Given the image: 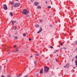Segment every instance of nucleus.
I'll return each mask as SVG.
<instances>
[{
	"mask_svg": "<svg viewBox=\"0 0 77 77\" xmlns=\"http://www.w3.org/2000/svg\"><path fill=\"white\" fill-rule=\"evenodd\" d=\"M20 75V76H21V74H20L19 75Z\"/></svg>",
	"mask_w": 77,
	"mask_h": 77,
	"instance_id": "ea45409f",
	"label": "nucleus"
},
{
	"mask_svg": "<svg viewBox=\"0 0 77 77\" xmlns=\"http://www.w3.org/2000/svg\"><path fill=\"white\" fill-rule=\"evenodd\" d=\"M38 74H37L36 75V76H38Z\"/></svg>",
	"mask_w": 77,
	"mask_h": 77,
	"instance_id": "e433bc0d",
	"label": "nucleus"
},
{
	"mask_svg": "<svg viewBox=\"0 0 77 77\" xmlns=\"http://www.w3.org/2000/svg\"><path fill=\"white\" fill-rule=\"evenodd\" d=\"M3 8L5 10H7L8 9V7H7L6 5H3Z\"/></svg>",
	"mask_w": 77,
	"mask_h": 77,
	"instance_id": "20e7f679",
	"label": "nucleus"
},
{
	"mask_svg": "<svg viewBox=\"0 0 77 77\" xmlns=\"http://www.w3.org/2000/svg\"><path fill=\"white\" fill-rule=\"evenodd\" d=\"M56 62H57V59H56Z\"/></svg>",
	"mask_w": 77,
	"mask_h": 77,
	"instance_id": "c9c22d12",
	"label": "nucleus"
},
{
	"mask_svg": "<svg viewBox=\"0 0 77 77\" xmlns=\"http://www.w3.org/2000/svg\"><path fill=\"white\" fill-rule=\"evenodd\" d=\"M77 44V40L75 42V44Z\"/></svg>",
	"mask_w": 77,
	"mask_h": 77,
	"instance_id": "4be33fe9",
	"label": "nucleus"
},
{
	"mask_svg": "<svg viewBox=\"0 0 77 77\" xmlns=\"http://www.w3.org/2000/svg\"><path fill=\"white\" fill-rule=\"evenodd\" d=\"M69 63H67L66 65L64 66V68H69Z\"/></svg>",
	"mask_w": 77,
	"mask_h": 77,
	"instance_id": "39448f33",
	"label": "nucleus"
},
{
	"mask_svg": "<svg viewBox=\"0 0 77 77\" xmlns=\"http://www.w3.org/2000/svg\"><path fill=\"white\" fill-rule=\"evenodd\" d=\"M38 9H41V6H37Z\"/></svg>",
	"mask_w": 77,
	"mask_h": 77,
	"instance_id": "f8f14e48",
	"label": "nucleus"
},
{
	"mask_svg": "<svg viewBox=\"0 0 77 77\" xmlns=\"http://www.w3.org/2000/svg\"><path fill=\"white\" fill-rule=\"evenodd\" d=\"M29 17V15H26V17Z\"/></svg>",
	"mask_w": 77,
	"mask_h": 77,
	"instance_id": "412c9836",
	"label": "nucleus"
},
{
	"mask_svg": "<svg viewBox=\"0 0 77 77\" xmlns=\"http://www.w3.org/2000/svg\"><path fill=\"white\" fill-rule=\"evenodd\" d=\"M16 1L17 2V1H18V0H16Z\"/></svg>",
	"mask_w": 77,
	"mask_h": 77,
	"instance_id": "a19ab883",
	"label": "nucleus"
},
{
	"mask_svg": "<svg viewBox=\"0 0 77 77\" xmlns=\"http://www.w3.org/2000/svg\"><path fill=\"white\" fill-rule=\"evenodd\" d=\"M65 49V50H66V49Z\"/></svg>",
	"mask_w": 77,
	"mask_h": 77,
	"instance_id": "49530a36",
	"label": "nucleus"
},
{
	"mask_svg": "<svg viewBox=\"0 0 77 77\" xmlns=\"http://www.w3.org/2000/svg\"><path fill=\"white\" fill-rule=\"evenodd\" d=\"M50 27H52V26L51 25H50Z\"/></svg>",
	"mask_w": 77,
	"mask_h": 77,
	"instance_id": "7c9ffc66",
	"label": "nucleus"
},
{
	"mask_svg": "<svg viewBox=\"0 0 77 77\" xmlns=\"http://www.w3.org/2000/svg\"><path fill=\"white\" fill-rule=\"evenodd\" d=\"M16 21H13L12 20V24L13 26H14V23H16Z\"/></svg>",
	"mask_w": 77,
	"mask_h": 77,
	"instance_id": "6e6552de",
	"label": "nucleus"
},
{
	"mask_svg": "<svg viewBox=\"0 0 77 77\" xmlns=\"http://www.w3.org/2000/svg\"><path fill=\"white\" fill-rule=\"evenodd\" d=\"M75 64L76 66L77 67V60H76L75 61Z\"/></svg>",
	"mask_w": 77,
	"mask_h": 77,
	"instance_id": "9b49d317",
	"label": "nucleus"
},
{
	"mask_svg": "<svg viewBox=\"0 0 77 77\" xmlns=\"http://www.w3.org/2000/svg\"><path fill=\"white\" fill-rule=\"evenodd\" d=\"M20 75L18 76V77H20Z\"/></svg>",
	"mask_w": 77,
	"mask_h": 77,
	"instance_id": "79ce46f5",
	"label": "nucleus"
},
{
	"mask_svg": "<svg viewBox=\"0 0 77 77\" xmlns=\"http://www.w3.org/2000/svg\"><path fill=\"white\" fill-rule=\"evenodd\" d=\"M73 60H74V59H72V62H73Z\"/></svg>",
	"mask_w": 77,
	"mask_h": 77,
	"instance_id": "4c0bfd02",
	"label": "nucleus"
},
{
	"mask_svg": "<svg viewBox=\"0 0 77 77\" xmlns=\"http://www.w3.org/2000/svg\"><path fill=\"white\" fill-rule=\"evenodd\" d=\"M20 3H16L14 5V8H16V7H19V6H20Z\"/></svg>",
	"mask_w": 77,
	"mask_h": 77,
	"instance_id": "7ed1b4c3",
	"label": "nucleus"
},
{
	"mask_svg": "<svg viewBox=\"0 0 77 77\" xmlns=\"http://www.w3.org/2000/svg\"><path fill=\"white\" fill-rule=\"evenodd\" d=\"M17 26H15V28L14 29V30H16V29H17Z\"/></svg>",
	"mask_w": 77,
	"mask_h": 77,
	"instance_id": "393cba45",
	"label": "nucleus"
},
{
	"mask_svg": "<svg viewBox=\"0 0 77 77\" xmlns=\"http://www.w3.org/2000/svg\"><path fill=\"white\" fill-rule=\"evenodd\" d=\"M40 22L41 23L42 22V20H40Z\"/></svg>",
	"mask_w": 77,
	"mask_h": 77,
	"instance_id": "cd10ccee",
	"label": "nucleus"
},
{
	"mask_svg": "<svg viewBox=\"0 0 77 77\" xmlns=\"http://www.w3.org/2000/svg\"><path fill=\"white\" fill-rule=\"evenodd\" d=\"M50 69L47 66H45L44 67V72H48V70Z\"/></svg>",
	"mask_w": 77,
	"mask_h": 77,
	"instance_id": "f03ea898",
	"label": "nucleus"
},
{
	"mask_svg": "<svg viewBox=\"0 0 77 77\" xmlns=\"http://www.w3.org/2000/svg\"><path fill=\"white\" fill-rule=\"evenodd\" d=\"M45 3H46V4H47V2L46 1V2H45Z\"/></svg>",
	"mask_w": 77,
	"mask_h": 77,
	"instance_id": "f704fd0d",
	"label": "nucleus"
},
{
	"mask_svg": "<svg viewBox=\"0 0 77 77\" xmlns=\"http://www.w3.org/2000/svg\"><path fill=\"white\" fill-rule=\"evenodd\" d=\"M73 68H74V69H75V67H74Z\"/></svg>",
	"mask_w": 77,
	"mask_h": 77,
	"instance_id": "58836bf2",
	"label": "nucleus"
},
{
	"mask_svg": "<svg viewBox=\"0 0 77 77\" xmlns=\"http://www.w3.org/2000/svg\"><path fill=\"white\" fill-rule=\"evenodd\" d=\"M19 50H18V49H16V50H15V51H16V52H17V51H18Z\"/></svg>",
	"mask_w": 77,
	"mask_h": 77,
	"instance_id": "f3484780",
	"label": "nucleus"
},
{
	"mask_svg": "<svg viewBox=\"0 0 77 77\" xmlns=\"http://www.w3.org/2000/svg\"><path fill=\"white\" fill-rule=\"evenodd\" d=\"M48 8H51V6H48Z\"/></svg>",
	"mask_w": 77,
	"mask_h": 77,
	"instance_id": "a878e982",
	"label": "nucleus"
},
{
	"mask_svg": "<svg viewBox=\"0 0 77 77\" xmlns=\"http://www.w3.org/2000/svg\"><path fill=\"white\" fill-rule=\"evenodd\" d=\"M50 48H53V46H51L50 47Z\"/></svg>",
	"mask_w": 77,
	"mask_h": 77,
	"instance_id": "5701e85b",
	"label": "nucleus"
},
{
	"mask_svg": "<svg viewBox=\"0 0 77 77\" xmlns=\"http://www.w3.org/2000/svg\"><path fill=\"white\" fill-rule=\"evenodd\" d=\"M35 26H36V27H39V25H36Z\"/></svg>",
	"mask_w": 77,
	"mask_h": 77,
	"instance_id": "2eb2a0df",
	"label": "nucleus"
},
{
	"mask_svg": "<svg viewBox=\"0 0 77 77\" xmlns=\"http://www.w3.org/2000/svg\"><path fill=\"white\" fill-rule=\"evenodd\" d=\"M1 77H5V76H4V75H2L1 76Z\"/></svg>",
	"mask_w": 77,
	"mask_h": 77,
	"instance_id": "c756f323",
	"label": "nucleus"
},
{
	"mask_svg": "<svg viewBox=\"0 0 77 77\" xmlns=\"http://www.w3.org/2000/svg\"><path fill=\"white\" fill-rule=\"evenodd\" d=\"M32 57V56H31V57Z\"/></svg>",
	"mask_w": 77,
	"mask_h": 77,
	"instance_id": "37998d69",
	"label": "nucleus"
},
{
	"mask_svg": "<svg viewBox=\"0 0 77 77\" xmlns=\"http://www.w3.org/2000/svg\"><path fill=\"white\" fill-rule=\"evenodd\" d=\"M58 51H59V50H57L56 51L54 52V53H57V52Z\"/></svg>",
	"mask_w": 77,
	"mask_h": 77,
	"instance_id": "a211bd4d",
	"label": "nucleus"
},
{
	"mask_svg": "<svg viewBox=\"0 0 77 77\" xmlns=\"http://www.w3.org/2000/svg\"><path fill=\"white\" fill-rule=\"evenodd\" d=\"M34 0H31V2H33V1H34Z\"/></svg>",
	"mask_w": 77,
	"mask_h": 77,
	"instance_id": "c85d7f7f",
	"label": "nucleus"
},
{
	"mask_svg": "<svg viewBox=\"0 0 77 77\" xmlns=\"http://www.w3.org/2000/svg\"><path fill=\"white\" fill-rule=\"evenodd\" d=\"M40 73L41 74H42L43 73V69H42L40 70Z\"/></svg>",
	"mask_w": 77,
	"mask_h": 77,
	"instance_id": "0eeeda50",
	"label": "nucleus"
},
{
	"mask_svg": "<svg viewBox=\"0 0 77 77\" xmlns=\"http://www.w3.org/2000/svg\"><path fill=\"white\" fill-rule=\"evenodd\" d=\"M14 38L16 39H17V38H18V37L17 36H16V37H14Z\"/></svg>",
	"mask_w": 77,
	"mask_h": 77,
	"instance_id": "dca6fc26",
	"label": "nucleus"
},
{
	"mask_svg": "<svg viewBox=\"0 0 77 77\" xmlns=\"http://www.w3.org/2000/svg\"><path fill=\"white\" fill-rule=\"evenodd\" d=\"M10 15H11V17H12V16H13V14H12V12H10Z\"/></svg>",
	"mask_w": 77,
	"mask_h": 77,
	"instance_id": "9d476101",
	"label": "nucleus"
},
{
	"mask_svg": "<svg viewBox=\"0 0 77 77\" xmlns=\"http://www.w3.org/2000/svg\"><path fill=\"white\" fill-rule=\"evenodd\" d=\"M37 62L36 61H35L34 62V64L35 65H36V63Z\"/></svg>",
	"mask_w": 77,
	"mask_h": 77,
	"instance_id": "aec40b11",
	"label": "nucleus"
},
{
	"mask_svg": "<svg viewBox=\"0 0 77 77\" xmlns=\"http://www.w3.org/2000/svg\"><path fill=\"white\" fill-rule=\"evenodd\" d=\"M14 4V1H12L11 3V5H13Z\"/></svg>",
	"mask_w": 77,
	"mask_h": 77,
	"instance_id": "ddd939ff",
	"label": "nucleus"
},
{
	"mask_svg": "<svg viewBox=\"0 0 77 77\" xmlns=\"http://www.w3.org/2000/svg\"><path fill=\"white\" fill-rule=\"evenodd\" d=\"M17 47V45H14V47Z\"/></svg>",
	"mask_w": 77,
	"mask_h": 77,
	"instance_id": "72a5a7b5",
	"label": "nucleus"
},
{
	"mask_svg": "<svg viewBox=\"0 0 77 77\" xmlns=\"http://www.w3.org/2000/svg\"><path fill=\"white\" fill-rule=\"evenodd\" d=\"M22 12L23 15H26V14H28L29 13V11L26 9H24Z\"/></svg>",
	"mask_w": 77,
	"mask_h": 77,
	"instance_id": "f257e3e1",
	"label": "nucleus"
},
{
	"mask_svg": "<svg viewBox=\"0 0 77 77\" xmlns=\"http://www.w3.org/2000/svg\"><path fill=\"white\" fill-rule=\"evenodd\" d=\"M35 55L36 56H39V54H35Z\"/></svg>",
	"mask_w": 77,
	"mask_h": 77,
	"instance_id": "bb28decb",
	"label": "nucleus"
},
{
	"mask_svg": "<svg viewBox=\"0 0 77 77\" xmlns=\"http://www.w3.org/2000/svg\"><path fill=\"white\" fill-rule=\"evenodd\" d=\"M42 29L41 27L40 28L39 30L37 32V33H40V32H42Z\"/></svg>",
	"mask_w": 77,
	"mask_h": 77,
	"instance_id": "423d86ee",
	"label": "nucleus"
},
{
	"mask_svg": "<svg viewBox=\"0 0 77 77\" xmlns=\"http://www.w3.org/2000/svg\"><path fill=\"white\" fill-rule=\"evenodd\" d=\"M63 43H61V44H60L61 46H62V45H63Z\"/></svg>",
	"mask_w": 77,
	"mask_h": 77,
	"instance_id": "b1692460",
	"label": "nucleus"
},
{
	"mask_svg": "<svg viewBox=\"0 0 77 77\" xmlns=\"http://www.w3.org/2000/svg\"><path fill=\"white\" fill-rule=\"evenodd\" d=\"M39 2H34V5H35V6H37L38 5Z\"/></svg>",
	"mask_w": 77,
	"mask_h": 77,
	"instance_id": "1a4fd4ad",
	"label": "nucleus"
},
{
	"mask_svg": "<svg viewBox=\"0 0 77 77\" xmlns=\"http://www.w3.org/2000/svg\"><path fill=\"white\" fill-rule=\"evenodd\" d=\"M23 36H26V34L25 33H24L23 34Z\"/></svg>",
	"mask_w": 77,
	"mask_h": 77,
	"instance_id": "4468645a",
	"label": "nucleus"
},
{
	"mask_svg": "<svg viewBox=\"0 0 77 77\" xmlns=\"http://www.w3.org/2000/svg\"><path fill=\"white\" fill-rule=\"evenodd\" d=\"M7 77H12L11 76L9 75H7Z\"/></svg>",
	"mask_w": 77,
	"mask_h": 77,
	"instance_id": "6ab92c4d",
	"label": "nucleus"
},
{
	"mask_svg": "<svg viewBox=\"0 0 77 77\" xmlns=\"http://www.w3.org/2000/svg\"><path fill=\"white\" fill-rule=\"evenodd\" d=\"M57 56H58V55H57Z\"/></svg>",
	"mask_w": 77,
	"mask_h": 77,
	"instance_id": "a18cd8bd",
	"label": "nucleus"
},
{
	"mask_svg": "<svg viewBox=\"0 0 77 77\" xmlns=\"http://www.w3.org/2000/svg\"><path fill=\"white\" fill-rule=\"evenodd\" d=\"M8 54H10V53H8Z\"/></svg>",
	"mask_w": 77,
	"mask_h": 77,
	"instance_id": "c03bdc74",
	"label": "nucleus"
},
{
	"mask_svg": "<svg viewBox=\"0 0 77 77\" xmlns=\"http://www.w3.org/2000/svg\"><path fill=\"white\" fill-rule=\"evenodd\" d=\"M2 69V67L0 66V69Z\"/></svg>",
	"mask_w": 77,
	"mask_h": 77,
	"instance_id": "2f4dec72",
	"label": "nucleus"
},
{
	"mask_svg": "<svg viewBox=\"0 0 77 77\" xmlns=\"http://www.w3.org/2000/svg\"><path fill=\"white\" fill-rule=\"evenodd\" d=\"M29 40L31 41V38H29Z\"/></svg>",
	"mask_w": 77,
	"mask_h": 77,
	"instance_id": "473e14b6",
	"label": "nucleus"
}]
</instances>
